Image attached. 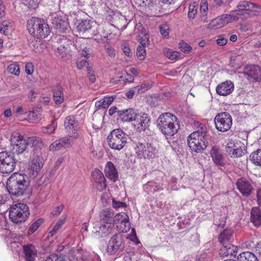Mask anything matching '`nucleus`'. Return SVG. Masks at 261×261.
<instances>
[{
  "label": "nucleus",
  "mask_w": 261,
  "mask_h": 261,
  "mask_svg": "<svg viewBox=\"0 0 261 261\" xmlns=\"http://www.w3.org/2000/svg\"><path fill=\"white\" fill-rule=\"evenodd\" d=\"M30 186V180L25 174L13 173L7 179V189L11 196L18 197L26 194Z\"/></svg>",
  "instance_id": "nucleus-1"
},
{
  "label": "nucleus",
  "mask_w": 261,
  "mask_h": 261,
  "mask_svg": "<svg viewBox=\"0 0 261 261\" xmlns=\"http://www.w3.org/2000/svg\"><path fill=\"white\" fill-rule=\"evenodd\" d=\"M177 117L171 113H164L160 115L156 123L158 128L166 137L176 134L179 128Z\"/></svg>",
  "instance_id": "nucleus-2"
},
{
  "label": "nucleus",
  "mask_w": 261,
  "mask_h": 261,
  "mask_svg": "<svg viewBox=\"0 0 261 261\" xmlns=\"http://www.w3.org/2000/svg\"><path fill=\"white\" fill-rule=\"evenodd\" d=\"M206 127L202 125L200 129L193 132L188 137V144L192 151L201 153L207 146Z\"/></svg>",
  "instance_id": "nucleus-3"
},
{
  "label": "nucleus",
  "mask_w": 261,
  "mask_h": 261,
  "mask_svg": "<svg viewBox=\"0 0 261 261\" xmlns=\"http://www.w3.org/2000/svg\"><path fill=\"white\" fill-rule=\"evenodd\" d=\"M27 28L29 33L37 38H44L50 32V28L44 20L36 17H32L28 20Z\"/></svg>",
  "instance_id": "nucleus-4"
},
{
  "label": "nucleus",
  "mask_w": 261,
  "mask_h": 261,
  "mask_svg": "<svg viewBox=\"0 0 261 261\" xmlns=\"http://www.w3.org/2000/svg\"><path fill=\"white\" fill-rule=\"evenodd\" d=\"M107 139L108 145L111 149L119 151L126 145L127 138L123 130L118 128L111 131Z\"/></svg>",
  "instance_id": "nucleus-5"
},
{
  "label": "nucleus",
  "mask_w": 261,
  "mask_h": 261,
  "mask_svg": "<svg viewBox=\"0 0 261 261\" xmlns=\"http://www.w3.org/2000/svg\"><path fill=\"white\" fill-rule=\"evenodd\" d=\"M30 216V210L28 205L23 203L12 205L9 211V218L15 223L25 222Z\"/></svg>",
  "instance_id": "nucleus-6"
},
{
  "label": "nucleus",
  "mask_w": 261,
  "mask_h": 261,
  "mask_svg": "<svg viewBox=\"0 0 261 261\" xmlns=\"http://www.w3.org/2000/svg\"><path fill=\"white\" fill-rule=\"evenodd\" d=\"M124 240L123 234L117 233L114 234L108 242L107 252L109 255L119 257L124 250Z\"/></svg>",
  "instance_id": "nucleus-7"
},
{
  "label": "nucleus",
  "mask_w": 261,
  "mask_h": 261,
  "mask_svg": "<svg viewBox=\"0 0 261 261\" xmlns=\"http://www.w3.org/2000/svg\"><path fill=\"white\" fill-rule=\"evenodd\" d=\"M18 159L11 151L0 152V172L3 174L10 173L15 169Z\"/></svg>",
  "instance_id": "nucleus-8"
},
{
  "label": "nucleus",
  "mask_w": 261,
  "mask_h": 261,
  "mask_svg": "<svg viewBox=\"0 0 261 261\" xmlns=\"http://www.w3.org/2000/svg\"><path fill=\"white\" fill-rule=\"evenodd\" d=\"M136 153L140 158L154 159L158 153V149L150 143L138 142L135 148Z\"/></svg>",
  "instance_id": "nucleus-9"
},
{
  "label": "nucleus",
  "mask_w": 261,
  "mask_h": 261,
  "mask_svg": "<svg viewBox=\"0 0 261 261\" xmlns=\"http://www.w3.org/2000/svg\"><path fill=\"white\" fill-rule=\"evenodd\" d=\"M214 121L217 129L222 132L228 130L232 125V118L228 112L218 113L215 116Z\"/></svg>",
  "instance_id": "nucleus-10"
},
{
  "label": "nucleus",
  "mask_w": 261,
  "mask_h": 261,
  "mask_svg": "<svg viewBox=\"0 0 261 261\" xmlns=\"http://www.w3.org/2000/svg\"><path fill=\"white\" fill-rule=\"evenodd\" d=\"M11 142L12 144H13L11 152L15 154L16 156L26 152H28L27 148L29 144L27 142V139H23L19 133L12 136Z\"/></svg>",
  "instance_id": "nucleus-11"
},
{
  "label": "nucleus",
  "mask_w": 261,
  "mask_h": 261,
  "mask_svg": "<svg viewBox=\"0 0 261 261\" xmlns=\"http://www.w3.org/2000/svg\"><path fill=\"white\" fill-rule=\"evenodd\" d=\"M51 22L53 27L59 33H66L70 30L68 19L65 15L53 16Z\"/></svg>",
  "instance_id": "nucleus-12"
},
{
  "label": "nucleus",
  "mask_w": 261,
  "mask_h": 261,
  "mask_svg": "<svg viewBox=\"0 0 261 261\" xmlns=\"http://www.w3.org/2000/svg\"><path fill=\"white\" fill-rule=\"evenodd\" d=\"M243 73L250 82H256L261 79V69L258 65H251L246 66Z\"/></svg>",
  "instance_id": "nucleus-13"
},
{
  "label": "nucleus",
  "mask_w": 261,
  "mask_h": 261,
  "mask_svg": "<svg viewBox=\"0 0 261 261\" xmlns=\"http://www.w3.org/2000/svg\"><path fill=\"white\" fill-rule=\"evenodd\" d=\"M65 128L70 134L71 137L77 138L79 136L78 133L79 122L73 115L66 117L64 121Z\"/></svg>",
  "instance_id": "nucleus-14"
},
{
  "label": "nucleus",
  "mask_w": 261,
  "mask_h": 261,
  "mask_svg": "<svg viewBox=\"0 0 261 261\" xmlns=\"http://www.w3.org/2000/svg\"><path fill=\"white\" fill-rule=\"evenodd\" d=\"M236 186L244 196L248 197L250 195L253 190L251 181L244 177L240 178L237 180Z\"/></svg>",
  "instance_id": "nucleus-15"
},
{
  "label": "nucleus",
  "mask_w": 261,
  "mask_h": 261,
  "mask_svg": "<svg viewBox=\"0 0 261 261\" xmlns=\"http://www.w3.org/2000/svg\"><path fill=\"white\" fill-rule=\"evenodd\" d=\"M93 22L89 19L82 20L77 25L76 30L80 34L87 35L88 38L92 37L93 36V32L92 31Z\"/></svg>",
  "instance_id": "nucleus-16"
},
{
  "label": "nucleus",
  "mask_w": 261,
  "mask_h": 261,
  "mask_svg": "<svg viewBox=\"0 0 261 261\" xmlns=\"http://www.w3.org/2000/svg\"><path fill=\"white\" fill-rule=\"evenodd\" d=\"M212 160L216 166L224 167L225 165V158L220 148L216 146H213L210 151Z\"/></svg>",
  "instance_id": "nucleus-17"
},
{
  "label": "nucleus",
  "mask_w": 261,
  "mask_h": 261,
  "mask_svg": "<svg viewBox=\"0 0 261 261\" xmlns=\"http://www.w3.org/2000/svg\"><path fill=\"white\" fill-rule=\"evenodd\" d=\"M29 146H31L34 152V154L41 155V150L44 147V143L41 138L37 137H32L27 138Z\"/></svg>",
  "instance_id": "nucleus-18"
},
{
  "label": "nucleus",
  "mask_w": 261,
  "mask_h": 261,
  "mask_svg": "<svg viewBox=\"0 0 261 261\" xmlns=\"http://www.w3.org/2000/svg\"><path fill=\"white\" fill-rule=\"evenodd\" d=\"M24 258L26 261H34L37 257V250L34 245L28 244L22 246Z\"/></svg>",
  "instance_id": "nucleus-19"
},
{
  "label": "nucleus",
  "mask_w": 261,
  "mask_h": 261,
  "mask_svg": "<svg viewBox=\"0 0 261 261\" xmlns=\"http://www.w3.org/2000/svg\"><path fill=\"white\" fill-rule=\"evenodd\" d=\"M234 86L232 82L227 81L219 84L216 87L217 93L220 95L226 96L230 94L233 90Z\"/></svg>",
  "instance_id": "nucleus-20"
},
{
  "label": "nucleus",
  "mask_w": 261,
  "mask_h": 261,
  "mask_svg": "<svg viewBox=\"0 0 261 261\" xmlns=\"http://www.w3.org/2000/svg\"><path fill=\"white\" fill-rule=\"evenodd\" d=\"M136 114L133 109L119 110L117 111L118 119L123 122L133 121L135 119Z\"/></svg>",
  "instance_id": "nucleus-21"
},
{
  "label": "nucleus",
  "mask_w": 261,
  "mask_h": 261,
  "mask_svg": "<svg viewBox=\"0 0 261 261\" xmlns=\"http://www.w3.org/2000/svg\"><path fill=\"white\" fill-rule=\"evenodd\" d=\"M259 6L255 4L251 3L250 1H243L239 3L238 7V11H242V13H239L238 14H248L249 15L254 14V12L252 10L254 8H258Z\"/></svg>",
  "instance_id": "nucleus-22"
},
{
  "label": "nucleus",
  "mask_w": 261,
  "mask_h": 261,
  "mask_svg": "<svg viewBox=\"0 0 261 261\" xmlns=\"http://www.w3.org/2000/svg\"><path fill=\"white\" fill-rule=\"evenodd\" d=\"M238 246L232 244V243H227L222 245L220 250L219 254L222 256H236L238 252Z\"/></svg>",
  "instance_id": "nucleus-23"
},
{
  "label": "nucleus",
  "mask_w": 261,
  "mask_h": 261,
  "mask_svg": "<svg viewBox=\"0 0 261 261\" xmlns=\"http://www.w3.org/2000/svg\"><path fill=\"white\" fill-rule=\"evenodd\" d=\"M218 239L222 245L227 243H232L234 240L233 230L230 228L224 229L220 233Z\"/></svg>",
  "instance_id": "nucleus-24"
},
{
  "label": "nucleus",
  "mask_w": 261,
  "mask_h": 261,
  "mask_svg": "<svg viewBox=\"0 0 261 261\" xmlns=\"http://www.w3.org/2000/svg\"><path fill=\"white\" fill-rule=\"evenodd\" d=\"M114 229L113 224L106 223L99 227V230L94 232V234L98 238L106 237L112 233Z\"/></svg>",
  "instance_id": "nucleus-25"
},
{
  "label": "nucleus",
  "mask_w": 261,
  "mask_h": 261,
  "mask_svg": "<svg viewBox=\"0 0 261 261\" xmlns=\"http://www.w3.org/2000/svg\"><path fill=\"white\" fill-rule=\"evenodd\" d=\"M105 173L107 178L113 182H115L118 178L117 170L112 162H108L105 168Z\"/></svg>",
  "instance_id": "nucleus-26"
},
{
  "label": "nucleus",
  "mask_w": 261,
  "mask_h": 261,
  "mask_svg": "<svg viewBox=\"0 0 261 261\" xmlns=\"http://www.w3.org/2000/svg\"><path fill=\"white\" fill-rule=\"evenodd\" d=\"M134 121H136L137 123L140 126L141 129L144 130L149 127L150 122L148 114L144 113H137Z\"/></svg>",
  "instance_id": "nucleus-27"
},
{
  "label": "nucleus",
  "mask_w": 261,
  "mask_h": 261,
  "mask_svg": "<svg viewBox=\"0 0 261 261\" xmlns=\"http://www.w3.org/2000/svg\"><path fill=\"white\" fill-rule=\"evenodd\" d=\"M229 16H222L213 19L208 24V28L210 29H217L224 26L228 23Z\"/></svg>",
  "instance_id": "nucleus-28"
},
{
  "label": "nucleus",
  "mask_w": 261,
  "mask_h": 261,
  "mask_svg": "<svg viewBox=\"0 0 261 261\" xmlns=\"http://www.w3.org/2000/svg\"><path fill=\"white\" fill-rule=\"evenodd\" d=\"M53 99L56 104H61L64 101L63 88L60 84L57 85L53 89Z\"/></svg>",
  "instance_id": "nucleus-29"
},
{
  "label": "nucleus",
  "mask_w": 261,
  "mask_h": 261,
  "mask_svg": "<svg viewBox=\"0 0 261 261\" xmlns=\"http://www.w3.org/2000/svg\"><path fill=\"white\" fill-rule=\"evenodd\" d=\"M250 221L254 225L261 226V210L257 207H253L251 211Z\"/></svg>",
  "instance_id": "nucleus-30"
},
{
  "label": "nucleus",
  "mask_w": 261,
  "mask_h": 261,
  "mask_svg": "<svg viewBox=\"0 0 261 261\" xmlns=\"http://www.w3.org/2000/svg\"><path fill=\"white\" fill-rule=\"evenodd\" d=\"M114 213L108 209L102 210L100 214V220L101 222L113 224L114 222Z\"/></svg>",
  "instance_id": "nucleus-31"
},
{
  "label": "nucleus",
  "mask_w": 261,
  "mask_h": 261,
  "mask_svg": "<svg viewBox=\"0 0 261 261\" xmlns=\"http://www.w3.org/2000/svg\"><path fill=\"white\" fill-rule=\"evenodd\" d=\"M143 4L147 5L154 13V15H159L161 12V7L157 2L158 0H142Z\"/></svg>",
  "instance_id": "nucleus-32"
},
{
  "label": "nucleus",
  "mask_w": 261,
  "mask_h": 261,
  "mask_svg": "<svg viewBox=\"0 0 261 261\" xmlns=\"http://www.w3.org/2000/svg\"><path fill=\"white\" fill-rule=\"evenodd\" d=\"M44 164L43 158L39 154H34L33 160L31 162L30 166L34 167L38 170H41Z\"/></svg>",
  "instance_id": "nucleus-33"
},
{
  "label": "nucleus",
  "mask_w": 261,
  "mask_h": 261,
  "mask_svg": "<svg viewBox=\"0 0 261 261\" xmlns=\"http://www.w3.org/2000/svg\"><path fill=\"white\" fill-rule=\"evenodd\" d=\"M208 10V3L206 0H201L200 6V11L201 13V20L203 22L207 21L206 16L207 11Z\"/></svg>",
  "instance_id": "nucleus-34"
},
{
  "label": "nucleus",
  "mask_w": 261,
  "mask_h": 261,
  "mask_svg": "<svg viewBox=\"0 0 261 261\" xmlns=\"http://www.w3.org/2000/svg\"><path fill=\"white\" fill-rule=\"evenodd\" d=\"M250 160L256 166H261V149H258L251 153Z\"/></svg>",
  "instance_id": "nucleus-35"
},
{
  "label": "nucleus",
  "mask_w": 261,
  "mask_h": 261,
  "mask_svg": "<svg viewBox=\"0 0 261 261\" xmlns=\"http://www.w3.org/2000/svg\"><path fill=\"white\" fill-rule=\"evenodd\" d=\"M83 41H84L83 39H80L79 40H76L74 43V45L76 49L79 51H81V55L82 56L87 58L89 54L86 50L87 47L85 46V44L82 43Z\"/></svg>",
  "instance_id": "nucleus-36"
},
{
  "label": "nucleus",
  "mask_w": 261,
  "mask_h": 261,
  "mask_svg": "<svg viewBox=\"0 0 261 261\" xmlns=\"http://www.w3.org/2000/svg\"><path fill=\"white\" fill-rule=\"evenodd\" d=\"M144 190L147 193H154L156 191H159L162 190L158 187L156 183L153 181H148L146 184L143 186Z\"/></svg>",
  "instance_id": "nucleus-37"
},
{
  "label": "nucleus",
  "mask_w": 261,
  "mask_h": 261,
  "mask_svg": "<svg viewBox=\"0 0 261 261\" xmlns=\"http://www.w3.org/2000/svg\"><path fill=\"white\" fill-rule=\"evenodd\" d=\"M243 145H244L243 144ZM245 148V147L244 146L242 148V146H240L239 143H236V147L232 153V157L239 158L244 155L246 151Z\"/></svg>",
  "instance_id": "nucleus-38"
},
{
  "label": "nucleus",
  "mask_w": 261,
  "mask_h": 261,
  "mask_svg": "<svg viewBox=\"0 0 261 261\" xmlns=\"http://www.w3.org/2000/svg\"><path fill=\"white\" fill-rule=\"evenodd\" d=\"M163 54L166 57L172 60L176 59L179 54L178 52L167 48L163 49Z\"/></svg>",
  "instance_id": "nucleus-39"
},
{
  "label": "nucleus",
  "mask_w": 261,
  "mask_h": 261,
  "mask_svg": "<svg viewBox=\"0 0 261 261\" xmlns=\"http://www.w3.org/2000/svg\"><path fill=\"white\" fill-rule=\"evenodd\" d=\"M29 121L31 123H36L41 119V114L37 111H32L28 113Z\"/></svg>",
  "instance_id": "nucleus-40"
},
{
  "label": "nucleus",
  "mask_w": 261,
  "mask_h": 261,
  "mask_svg": "<svg viewBox=\"0 0 261 261\" xmlns=\"http://www.w3.org/2000/svg\"><path fill=\"white\" fill-rule=\"evenodd\" d=\"M114 223H126L128 222V217L125 213H121L117 214L114 217Z\"/></svg>",
  "instance_id": "nucleus-41"
},
{
  "label": "nucleus",
  "mask_w": 261,
  "mask_h": 261,
  "mask_svg": "<svg viewBox=\"0 0 261 261\" xmlns=\"http://www.w3.org/2000/svg\"><path fill=\"white\" fill-rule=\"evenodd\" d=\"M66 219V218L65 216H62L57 222L52 230L49 232L51 236H53L60 228L63 224H64Z\"/></svg>",
  "instance_id": "nucleus-42"
},
{
  "label": "nucleus",
  "mask_w": 261,
  "mask_h": 261,
  "mask_svg": "<svg viewBox=\"0 0 261 261\" xmlns=\"http://www.w3.org/2000/svg\"><path fill=\"white\" fill-rule=\"evenodd\" d=\"M8 71L14 75H19L20 74V67L16 63H12L10 64L8 68Z\"/></svg>",
  "instance_id": "nucleus-43"
},
{
  "label": "nucleus",
  "mask_w": 261,
  "mask_h": 261,
  "mask_svg": "<svg viewBox=\"0 0 261 261\" xmlns=\"http://www.w3.org/2000/svg\"><path fill=\"white\" fill-rule=\"evenodd\" d=\"M43 222V219H38L35 221L29 227L28 233L29 234H33L40 226Z\"/></svg>",
  "instance_id": "nucleus-44"
},
{
  "label": "nucleus",
  "mask_w": 261,
  "mask_h": 261,
  "mask_svg": "<svg viewBox=\"0 0 261 261\" xmlns=\"http://www.w3.org/2000/svg\"><path fill=\"white\" fill-rule=\"evenodd\" d=\"M40 170L29 165L28 169L26 171L27 173L26 175L28 177L29 176L30 178L34 179L38 176V173Z\"/></svg>",
  "instance_id": "nucleus-45"
},
{
  "label": "nucleus",
  "mask_w": 261,
  "mask_h": 261,
  "mask_svg": "<svg viewBox=\"0 0 261 261\" xmlns=\"http://www.w3.org/2000/svg\"><path fill=\"white\" fill-rule=\"evenodd\" d=\"M93 178H94L95 183L98 182V181H106V179L103 174V173L99 170L96 171L93 173Z\"/></svg>",
  "instance_id": "nucleus-46"
},
{
  "label": "nucleus",
  "mask_w": 261,
  "mask_h": 261,
  "mask_svg": "<svg viewBox=\"0 0 261 261\" xmlns=\"http://www.w3.org/2000/svg\"><path fill=\"white\" fill-rule=\"evenodd\" d=\"M116 98V95H112L111 96H105L103 98L101 99L102 102V108H106L110 105Z\"/></svg>",
  "instance_id": "nucleus-47"
},
{
  "label": "nucleus",
  "mask_w": 261,
  "mask_h": 261,
  "mask_svg": "<svg viewBox=\"0 0 261 261\" xmlns=\"http://www.w3.org/2000/svg\"><path fill=\"white\" fill-rule=\"evenodd\" d=\"M136 55L140 60H143L146 55L145 47L143 46H138L137 48Z\"/></svg>",
  "instance_id": "nucleus-48"
},
{
  "label": "nucleus",
  "mask_w": 261,
  "mask_h": 261,
  "mask_svg": "<svg viewBox=\"0 0 261 261\" xmlns=\"http://www.w3.org/2000/svg\"><path fill=\"white\" fill-rule=\"evenodd\" d=\"M235 143L232 140H230L225 146V151L232 158V153L236 147Z\"/></svg>",
  "instance_id": "nucleus-49"
},
{
  "label": "nucleus",
  "mask_w": 261,
  "mask_h": 261,
  "mask_svg": "<svg viewBox=\"0 0 261 261\" xmlns=\"http://www.w3.org/2000/svg\"><path fill=\"white\" fill-rule=\"evenodd\" d=\"M10 22L9 21L5 20L0 23V32H3L5 35L9 33L8 28L10 27Z\"/></svg>",
  "instance_id": "nucleus-50"
},
{
  "label": "nucleus",
  "mask_w": 261,
  "mask_h": 261,
  "mask_svg": "<svg viewBox=\"0 0 261 261\" xmlns=\"http://www.w3.org/2000/svg\"><path fill=\"white\" fill-rule=\"evenodd\" d=\"M161 35L164 37H167L169 35L170 28L167 23H163L160 25Z\"/></svg>",
  "instance_id": "nucleus-51"
},
{
  "label": "nucleus",
  "mask_w": 261,
  "mask_h": 261,
  "mask_svg": "<svg viewBox=\"0 0 261 261\" xmlns=\"http://www.w3.org/2000/svg\"><path fill=\"white\" fill-rule=\"evenodd\" d=\"M179 46L180 50L185 54L189 53L192 49V47L184 41H181L179 42Z\"/></svg>",
  "instance_id": "nucleus-52"
},
{
  "label": "nucleus",
  "mask_w": 261,
  "mask_h": 261,
  "mask_svg": "<svg viewBox=\"0 0 261 261\" xmlns=\"http://www.w3.org/2000/svg\"><path fill=\"white\" fill-rule=\"evenodd\" d=\"M56 125H57L55 124V120H53L51 124L46 127H43L42 128V130L44 133H53L56 129Z\"/></svg>",
  "instance_id": "nucleus-53"
},
{
  "label": "nucleus",
  "mask_w": 261,
  "mask_h": 261,
  "mask_svg": "<svg viewBox=\"0 0 261 261\" xmlns=\"http://www.w3.org/2000/svg\"><path fill=\"white\" fill-rule=\"evenodd\" d=\"M197 6H196L194 5H190L189 6L188 15L190 18L193 19L195 18L197 13Z\"/></svg>",
  "instance_id": "nucleus-54"
},
{
  "label": "nucleus",
  "mask_w": 261,
  "mask_h": 261,
  "mask_svg": "<svg viewBox=\"0 0 261 261\" xmlns=\"http://www.w3.org/2000/svg\"><path fill=\"white\" fill-rule=\"evenodd\" d=\"M45 261H66L63 256L53 254L48 256Z\"/></svg>",
  "instance_id": "nucleus-55"
},
{
  "label": "nucleus",
  "mask_w": 261,
  "mask_h": 261,
  "mask_svg": "<svg viewBox=\"0 0 261 261\" xmlns=\"http://www.w3.org/2000/svg\"><path fill=\"white\" fill-rule=\"evenodd\" d=\"M149 85L144 83L141 85H139L135 87V90H137V93H142L147 91L149 88Z\"/></svg>",
  "instance_id": "nucleus-56"
},
{
  "label": "nucleus",
  "mask_w": 261,
  "mask_h": 261,
  "mask_svg": "<svg viewBox=\"0 0 261 261\" xmlns=\"http://www.w3.org/2000/svg\"><path fill=\"white\" fill-rule=\"evenodd\" d=\"M62 147H63V146L59 140L53 142L49 146V148L50 151H54L55 150H60Z\"/></svg>",
  "instance_id": "nucleus-57"
},
{
  "label": "nucleus",
  "mask_w": 261,
  "mask_h": 261,
  "mask_svg": "<svg viewBox=\"0 0 261 261\" xmlns=\"http://www.w3.org/2000/svg\"><path fill=\"white\" fill-rule=\"evenodd\" d=\"M112 206L115 208H118L120 207H126V204L125 202L116 201L115 199H113Z\"/></svg>",
  "instance_id": "nucleus-58"
},
{
  "label": "nucleus",
  "mask_w": 261,
  "mask_h": 261,
  "mask_svg": "<svg viewBox=\"0 0 261 261\" xmlns=\"http://www.w3.org/2000/svg\"><path fill=\"white\" fill-rule=\"evenodd\" d=\"M25 71L28 75H31L34 71V66L32 63H27L25 66Z\"/></svg>",
  "instance_id": "nucleus-59"
},
{
  "label": "nucleus",
  "mask_w": 261,
  "mask_h": 261,
  "mask_svg": "<svg viewBox=\"0 0 261 261\" xmlns=\"http://www.w3.org/2000/svg\"><path fill=\"white\" fill-rule=\"evenodd\" d=\"M59 140L62 144L63 147L66 148L69 147L70 146V139L69 138L65 137L60 139Z\"/></svg>",
  "instance_id": "nucleus-60"
},
{
  "label": "nucleus",
  "mask_w": 261,
  "mask_h": 261,
  "mask_svg": "<svg viewBox=\"0 0 261 261\" xmlns=\"http://www.w3.org/2000/svg\"><path fill=\"white\" fill-rule=\"evenodd\" d=\"M227 39L224 37L222 35L219 36L216 40L217 44L220 46L225 45L227 43Z\"/></svg>",
  "instance_id": "nucleus-61"
},
{
  "label": "nucleus",
  "mask_w": 261,
  "mask_h": 261,
  "mask_svg": "<svg viewBox=\"0 0 261 261\" xmlns=\"http://www.w3.org/2000/svg\"><path fill=\"white\" fill-rule=\"evenodd\" d=\"M105 49L107 51V53L111 58H113L115 56L116 53L114 49L109 45H105Z\"/></svg>",
  "instance_id": "nucleus-62"
},
{
  "label": "nucleus",
  "mask_w": 261,
  "mask_h": 261,
  "mask_svg": "<svg viewBox=\"0 0 261 261\" xmlns=\"http://www.w3.org/2000/svg\"><path fill=\"white\" fill-rule=\"evenodd\" d=\"M96 188L97 190L99 191H102L103 190L106 189L107 188V184H106V181H98V182L96 183Z\"/></svg>",
  "instance_id": "nucleus-63"
},
{
  "label": "nucleus",
  "mask_w": 261,
  "mask_h": 261,
  "mask_svg": "<svg viewBox=\"0 0 261 261\" xmlns=\"http://www.w3.org/2000/svg\"><path fill=\"white\" fill-rule=\"evenodd\" d=\"M121 46H122V49L124 54L128 57H130L132 55V53H131L130 49L128 46V45L126 44H123Z\"/></svg>",
  "instance_id": "nucleus-64"
}]
</instances>
